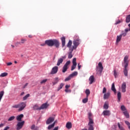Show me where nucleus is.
<instances>
[{
  "label": "nucleus",
  "mask_w": 130,
  "mask_h": 130,
  "mask_svg": "<svg viewBox=\"0 0 130 130\" xmlns=\"http://www.w3.org/2000/svg\"><path fill=\"white\" fill-rule=\"evenodd\" d=\"M55 119V116L53 117H49V118H48L46 121V124H50V123H52V122H53V121H54Z\"/></svg>",
  "instance_id": "7"
},
{
  "label": "nucleus",
  "mask_w": 130,
  "mask_h": 130,
  "mask_svg": "<svg viewBox=\"0 0 130 130\" xmlns=\"http://www.w3.org/2000/svg\"><path fill=\"white\" fill-rule=\"evenodd\" d=\"M126 22L127 23H129L130 22V15H128L126 17Z\"/></svg>",
  "instance_id": "35"
},
{
  "label": "nucleus",
  "mask_w": 130,
  "mask_h": 130,
  "mask_svg": "<svg viewBox=\"0 0 130 130\" xmlns=\"http://www.w3.org/2000/svg\"><path fill=\"white\" fill-rule=\"evenodd\" d=\"M61 41L62 43V47H64V46H66V37H61Z\"/></svg>",
  "instance_id": "13"
},
{
  "label": "nucleus",
  "mask_w": 130,
  "mask_h": 130,
  "mask_svg": "<svg viewBox=\"0 0 130 130\" xmlns=\"http://www.w3.org/2000/svg\"><path fill=\"white\" fill-rule=\"evenodd\" d=\"M20 107V108H19ZM26 107V103L22 102L18 105H15L12 106V108H19L18 111H22Z\"/></svg>",
  "instance_id": "3"
},
{
  "label": "nucleus",
  "mask_w": 130,
  "mask_h": 130,
  "mask_svg": "<svg viewBox=\"0 0 130 130\" xmlns=\"http://www.w3.org/2000/svg\"><path fill=\"white\" fill-rule=\"evenodd\" d=\"M23 117H24V115L21 114L17 116L16 119L18 121H22V118H23Z\"/></svg>",
  "instance_id": "14"
},
{
  "label": "nucleus",
  "mask_w": 130,
  "mask_h": 130,
  "mask_svg": "<svg viewBox=\"0 0 130 130\" xmlns=\"http://www.w3.org/2000/svg\"><path fill=\"white\" fill-rule=\"evenodd\" d=\"M122 92L123 93H125L126 91V83L125 82H123L121 86Z\"/></svg>",
  "instance_id": "11"
},
{
  "label": "nucleus",
  "mask_w": 130,
  "mask_h": 130,
  "mask_svg": "<svg viewBox=\"0 0 130 130\" xmlns=\"http://www.w3.org/2000/svg\"><path fill=\"white\" fill-rule=\"evenodd\" d=\"M7 66H12L13 64V63L11 62H8L7 63Z\"/></svg>",
  "instance_id": "57"
},
{
  "label": "nucleus",
  "mask_w": 130,
  "mask_h": 130,
  "mask_svg": "<svg viewBox=\"0 0 130 130\" xmlns=\"http://www.w3.org/2000/svg\"><path fill=\"white\" fill-rule=\"evenodd\" d=\"M78 70H80L81 69V65H80V63L78 64Z\"/></svg>",
  "instance_id": "60"
},
{
  "label": "nucleus",
  "mask_w": 130,
  "mask_h": 130,
  "mask_svg": "<svg viewBox=\"0 0 130 130\" xmlns=\"http://www.w3.org/2000/svg\"><path fill=\"white\" fill-rule=\"evenodd\" d=\"M121 22H122V21L118 20L116 21L115 25H118V24H120V23H121Z\"/></svg>",
  "instance_id": "50"
},
{
  "label": "nucleus",
  "mask_w": 130,
  "mask_h": 130,
  "mask_svg": "<svg viewBox=\"0 0 130 130\" xmlns=\"http://www.w3.org/2000/svg\"><path fill=\"white\" fill-rule=\"evenodd\" d=\"M7 76H8V73H3L2 74H1V75H0V77H7Z\"/></svg>",
  "instance_id": "41"
},
{
  "label": "nucleus",
  "mask_w": 130,
  "mask_h": 130,
  "mask_svg": "<svg viewBox=\"0 0 130 130\" xmlns=\"http://www.w3.org/2000/svg\"><path fill=\"white\" fill-rule=\"evenodd\" d=\"M47 107H48V105H47V103L43 104L41 105V106L40 107V109H45Z\"/></svg>",
  "instance_id": "16"
},
{
  "label": "nucleus",
  "mask_w": 130,
  "mask_h": 130,
  "mask_svg": "<svg viewBox=\"0 0 130 130\" xmlns=\"http://www.w3.org/2000/svg\"><path fill=\"white\" fill-rule=\"evenodd\" d=\"M53 45L55 46L56 48H59V45L60 43H59V41L58 40L54 39L53 40Z\"/></svg>",
  "instance_id": "9"
},
{
  "label": "nucleus",
  "mask_w": 130,
  "mask_h": 130,
  "mask_svg": "<svg viewBox=\"0 0 130 130\" xmlns=\"http://www.w3.org/2000/svg\"><path fill=\"white\" fill-rule=\"evenodd\" d=\"M71 63V61H68L64 65V67L68 68V66H69Z\"/></svg>",
  "instance_id": "47"
},
{
  "label": "nucleus",
  "mask_w": 130,
  "mask_h": 130,
  "mask_svg": "<svg viewBox=\"0 0 130 130\" xmlns=\"http://www.w3.org/2000/svg\"><path fill=\"white\" fill-rule=\"evenodd\" d=\"M29 38H33V36L31 35H28Z\"/></svg>",
  "instance_id": "64"
},
{
  "label": "nucleus",
  "mask_w": 130,
  "mask_h": 130,
  "mask_svg": "<svg viewBox=\"0 0 130 130\" xmlns=\"http://www.w3.org/2000/svg\"><path fill=\"white\" fill-rule=\"evenodd\" d=\"M111 130H116V127L114 126V127H113Z\"/></svg>",
  "instance_id": "58"
},
{
  "label": "nucleus",
  "mask_w": 130,
  "mask_h": 130,
  "mask_svg": "<svg viewBox=\"0 0 130 130\" xmlns=\"http://www.w3.org/2000/svg\"><path fill=\"white\" fill-rule=\"evenodd\" d=\"M9 128H10V127L9 126H6L4 130H8Z\"/></svg>",
  "instance_id": "59"
},
{
  "label": "nucleus",
  "mask_w": 130,
  "mask_h": 130,
  "mask_svg": "<svg viewBox=\"0 0 130 130\" xmlns=\"http://www.w3.org/2000/svg\"><path fill=\"white\" fill-rule=\"evenodd\" d=\"M68 70V67H66V66H63V70L62 71V73H64L65 72H66Z\"/></svg>",
  "instance_id": "45"
},
{
  "label": "nucleus",
  "mask_w": 130,
  "mask_h": 130,
  "mask_svg": "<svg viewBox=\"0 0 130 130\" xmlns=\"http://www.w3.org/2000/svg\"><path fill=\"white\" fill-rule=\"evenodd\" d=\"M72 122H67V123L66 124V127L68 129H70L71 128H72Z\"/></svg>",
  "instance_id": "17"
},
{
  "label": "nucleus",
  "mask_w": 130,
  "mask_h": 130,
  "mask_svg": "<svg viewBox=\"0 0 130 130\" xmlns=\"http://www.w3.org/2000/svg\"><path fill=\"white\" fill-rule=\"evenodd\" d=\"M82 102L83 103H87V102H88V97L86 96L85 99H84L82 100Z\"/></svg>",
  "instance_id": "44"
},
{
  "label": "nucleus",
  "mask_w": 130,
  "mask_h": 130,
  "mask_svg": "<svg viewBox=\"0 0 130 130\" xmlns=\"http://www.w3.org/2000/svg\"><path fill=\"white\" fill-rule=\"evenodd\" d=\"M15 117L14 116H11L10 117L9 119H8V121H12V120H14V119H15Z\"/></svg>",
  "instance_id": "39"
},
{
  "label": "nucleus",
  "mask_w": 130,
  "mask_h": 130,
  "mask_svg": "<svg viewBox=\"0 0 130 130\" xmlns=\"http://www.w3.org/2000/svg\"><path fill=\"white\" fill-rule=\"evenodd\" d=\"M21 42H19L18 44H21V43H22V44H24V43H25V42H26L27 41V40L26 39H22L21 40Z\"/></svg>",
  "instance_id": "30"
},
{
  "label": "nucleus",
  "mask_w": 130,
  "mask_h": 130,
  "mask_svg": "<svg viewBox=\"0 0 130 130\" xmlns=\"http://www.w3.org/2000/svg\"><path fill=\"white\" fill-rule=\"evenodd\" d=\"M56 122L54 121L52 124L49 125L48 126V129L50 130L51 129V128L54 127V125H55Z\"/></svg>",
  "instance_id": "20"
},
{
  "label": "nucleus",
  "mask_w": 130,
  "mask_h": 130,
  "mask_svg": "<svg viewBox=\"0 0 130 130\" xmlns=\"http://www.w3.org/2000/svg\"><path fill=\"white\" fill-rule=\"evenodd\" d=\"M123 113L126 116V118H129V114H128L127 111H125Z\"/></svg>",
  "instance_id": "25"
},
{
  "label": "nucleus",
  "mask_w": 130,
  "mask_h": 130,
  "mask_svg": "<svg viewBox=\"0 0 130 130\" xmlns=\"http://www.w3.org/2000/svg\"><path fill=\"white\" fill-rule=\"evenodd\" d=\"M63 83H60L59 86L58 87L57 91H59L61 89H62V87H63Z\"/></svg>",
  "instance_id": "34"
},
{
  "label": "nucleus",
  "mask_w": 130,
  "mask_h": 130,
  "mask_svg": "<svg viewBox=\"0 0 130 130\" xmlns=\"http://www.w3.org/2000/svg\"><path fill=\"white\" fill-rule=\"evenodd\" d=\"M128 56L126 55L124 58V74L125 77H127V66H128Z\"/></svg>",
  "instance_id": "1"
},
{
  "label": "nucleus",
  "mask_w": 130,
  "mask_h": 130,
  "mask_svg": "<svg viewBox=\"0 0 130 130\" xmlns=\"http://www.w3.org/2000/svg\"><path fill=\"white\" fill-rule=\"evenodd\" d=\"M28 97H30V94H27L24 97H23V100H26L27 98H28Z\"/></svg>",
  "instance_id": "43"
},
{
  "label": "nucleus",
  "mask_w": 130,
  "mask_h": 130,
  "mask_svg": "<svg viewBox=\"0 0 130 130\" xmlns=\"http://www.w3.org/2000/svg\"><path fill=\"white\" fill-rule=\"evenodd\" d=\"M25 123V121H23L22 122H19L17 123V124L16 125V129L17 130H20L22 127H23V125H24V124Z\"/></svg>",
  "instance_id": "6"
},
{
  "label": "nucleus",
  "mask_w": 130,
  "mask_h": 130,
  "mask_svg": "<svg viewBox=\"0 0 130 130\" xmlns=\"http://www.w3.org/2000/svg\"><path fill=\"white\" fill-rule=\"evenodd\" d=\"M117 98H118V102H119V101H120V98H121V93H120V92H118Z\"/></svg>",
  "instance_id": "26"
},
{
  "label": "nucleus",
  "mask_w": 130,
  "mask_h": 130,
  "mask_svg": "<svg viewBox=\"0 0 130 130\" xmlns=\"http://www.w3.org/2000/svg\"><path fill=\"white\" fill-rule=\"evenodd\" d=\"M58 71V67L57 66H55L52 69L50 73V75H55V74H57Z\"/></svg>",
  "instance_id": "5"
},
{
  "label": "nucleus",
  "mask_w": 130,
  "mask_h": 130,
  "mask_svg": "<svg viewBox=\"0 0 130 130\" xmlns=\"http://www.w3.org/2000/svg\"><path fill=\"white\" fill-rule=\"evenodd\" d=\"M59 82V79L58 77H56L54 78V81L53 82V85H55L56 84H57Z\"/></svg>",
  "instance_id": "22"
},
{
  "label": "nucleus",
  "mask_w": 130,
  "mask_h": 130,
  "mask_svg": "<svg viewBox=\"0 0 130 130\" xmlns=\"http://www.w3.org/2000/svg\"><path fill=\"white\" fill-rule=\"evenodd\" d=\"M65 92H66L67 93H68V92H71V90H69V89H65Z\"/></svg>",
  "instance_id": "61"
},
{
  "label": "nucleus",
  "mask_w": 130,
  "mask_h": 130,
  "mask_svg": "<svg viewBox=\"0 0 130 130\" xmlns=\"http://www.w3.org/2000/svg\"><path fill=\"white\" fill-rule=\"evenodd\" d=\"M128 31H130L129 28V29L126 28L125 29V33H127V32H128Z\"/></svg>",
  "instance_id": "55"
},
{
  "label": "nucleus",
  "mask_w": 130,
  "mask_h": 130,
  "mask_svg": "<svg viewBox=\"0 0 130 130\" xmlns=\"http://www.w3.org/2000/svg\"><path fill=\"white\" fill-rule=\"evenodd\" d=\"M72 77L71 75H69V76L65 79V82H68V81H70L71 79H72Z\"/></svg>",
  "instance_id": "40"
},
{
  "label": "nucleus",
  "mask_w": 130,
  "mask_h": 130,
  "mask_svg": "<svg viewBox=\"0 0 130 130\" xmlns=\"http://www.w3.org/2000/svg\"><path fill=\"white\" fill-rule=\"evenodd\" d=\"M27 86H28V83H26L24 86H23V88L25 89V88H26V87H27Z\"/></svg>",
  "instance_id": "62"
},
{
  "label": "nucleus",
  "mask_w": 130,
  "mask_h": 130,
  "mask_svg": "<svg viewBox=\"0 0 130 130\" xmlns=\"http://www.w3.org/2000/svg\"><path fill=\"white\" fill-rule=\"evenodd\" d=\"M34 110H41L40 107H38V105H36L33 107Z\"/></svg>",
  "instance_id": "28"
},
{
  "label": "nucleus",
  "mask_w": 130,
  "mask_h": 130,
  "mask_svg": "<svg viewBox=\"0 0 130 130\" xmlns=\"http://www.w3.org/2000/svg\"><path fill=\"white\" fill-rule=\"evenodd\" d=\"M121 110H122V111H123V112L124 111H126V108H125V106L122 105L121 106Z\"/></svg>",
  "instance_id": "32"
},
{
  "label": "nucleus",
  "mask_w": 130,
  "mask_h": 130,
  "mask_svg": "<svg viewBox=\"0 0 130 130\" xmlns=\"http://www.w3.org/2000/svg\"><path fill=\"white\" fill-rule=\"evenodd\" d=\"M76 60H77V59L76 58H73V64H77Z\"/></svg>",
  "instance_id": "48"
},
{
  "label": "nucleus",
  "mask_w": 130,
  "mask_h": 130,
  "mask_svg": "<svg viewBox=\"0 0 130 130\" xmlns=\"http://www.w3.org/2000/svg\"><path fill=\"white\" fill-rule=\"evenodd\" d=\"M109 108V105L108 104V103L105 102V104L104 105V109H108Z\"/></svg>",
  "instance_id": "23"
},
{
  "label": "nucleus",
  "mask_w": 130,
  "mask_h": 130,
  "mask_svg": "<svg viewBox=\"0 0 130 130\" xmlns=\"http://www.w3.org/2000/svg\"><path fill=\"white\" fill-rule=\"evenodd\" d=\"M110 96V92H107L104 95V99H108Z\"/></svg>",
  "instance_id": "19"
},
{
  "label": "nucleus",
  "mask_w": 130,
  "mask_h": 130,
  "mask_svg": "<svg viewBox=\"0 0 130 130\" xmlns=\"http://www.w3.org/2000/svg\"><path fill=\"white\" fill-rule=\"evenodd\" d=\"M91 116H92V113H88V119H92Z\"/></svg>",
  "instance_id": "51"
},
{
  "label": "nucleus",
  "mask_w": 130,
  "mask_h": 130,
  "mask_svg": "<svg viewBox=\"0 0 130 130\" xmlns=\"http://www.w3.org/2000/svg\"><path fill=\"white\" fill-rule=\"evenodd\" d=\"M89 122L88 123V125H92L94 123V121L92 119H89Z\"/></svg>",
  "instance_id": "36"
},
{
  "label": "nucleus",
  "mask_w": 130,
  "mask_h": 130,
  "mask_svg": "<svg viewBox=\"0 0 130 130\" xmlns=\"http://www.w3.org/2000/svg\"><path fill=\"white\" fill-rule=\"evenodd\" d=\"M89 127L88 128V130H94V127L93 126V125H89Z\"/></svg>",
  "instance_id": "49"
},
{
  "label": "nucleus",
  "mask_w": 130,
  "mask_h": 130,
  "mask_svg": "<svg viewBox=\"0 0 130 130\" xmlns=\"http://www.w3.org/2000/svg\"><path fill=\"white\" fill-rule=\"evenodd\" d=\"M70 87H71L70 85H66V86H65V88H66V89H68V88H70Z\"/></svg>",
  "instance_id": "56"
},
{
  "label": "nucleus",
  "mask_w": 130,
  "mask_h": 130,
  "mask_svg": "<svg viewBox=\"0 0 130 130\" xmlns=\"http://www.w3.org/2000/svg\"><path fill=\"white\" fill-rule=\"evenodd\" d=\"M112 91H113L115 94H116V89H115V85H114V83H112L111 87Z\"/></svg>",
  "instance_id": "18"
},
{
  "label": "nucleus",
  "mask_w": 130,
  "mask_h": 130,
  "mask_svg": "<svg viewBox=\"0 0 130 130\" xmlns=\"http://www.w3.org/2000/svg\"><path fill=\"white\" fill-rule=\"evenodd\" d=\"M89 85H92L93 83H94L95 81V78H94V76L92 75L89 78Z\"/></svg>",
  "instance_id": "12"
},
{
  "label": "nucleus",
  "mask_w": 130,
  "mask_h": 130,
  "mask_svg": "<svg viewBox=\"0 0 130 130\" xmlns=\"http://www.w3.org/2000/svg\"><path fill=\"white\" fill-rule=\"evenodd\" d=\"M78 75V72H74L72 74L70 75L71 76L72 78H73V77H75V76H77Z\"/></svg>",
  "instance_id": "33"
},
{
  "label": "nucleus",
  "mask_w": 130,
  "mask_h": 130,
  "mask_svg": "<svg viewBox=\"0 0 130 130\" xmlns=\"http://www.w3.org/2000/svg\"><path fill=\"white\" fill-rule=\"evenodd\" d=\"M103 71V66L102 65V63L100 62L98 64V66L96 67V72L97 75H101V74H102Z\"/></svg>",
  "instance_id": "4"
},
{
  "label": "nucleus",
  "mask_w": 130,
  "mask_h": 130,
  "mask_svg": "<svg viewBox=\"0 0 130 130\" xmlns=\"http://www.w3.org/2000/svg\"><path fill=\"white\" fill-rule=\"evenodd\" d=\"M73 51H72V49H71V51L69 52V54L68 55V58H72L73 57V54H72V53Z\"/></svg>",
  "instance_id": "42"
},
{
  "label": "nucleus",
  "mask_w": 130,
  "mask_h": 130,
  "mask_svg": "<svg viewBox=\"0 0 130 130\" xmlns=\"http://www.w3.org/2000/svg\"><path fill=\"white\" fill-rule=\"evenodd\" d=\"M85 93L86 94V96L87 97H88L89 96V95H90V93H91V92L90 91V90L89 89H86L85 90Z\"/></svg>",
  "instance_id": "31"
},
{
  "label": "nucleus",
  "mask_w": 130,
  "mask_h": 130,
  "mask_svg": "<svg viewBox=\"0 0 130 130\" xmlns=\"http://www.w3.org/2000/svg\"><path fill=\"white\" fill-rule=\"evenodd\" d=\"M118 126L120 130H125L124 128L121 125H120V124L119 123H118Z\"/></svg>",
  "instance_id": "37"
},
{
  "label": "nucleus",
  "mask_w": 130,
  "mask_h": 130,
  "mask_svg": "<svg viewBox=\"0 0 130 130\" xmlns=\"http://www.w3.org/2000/svg\"><path fill=\"white\" fill-rule=\"evenodd\" d=\"M114 76L115 78H116V77L117 76V73H116V71H115V70L114 71Z\"/></svg>",
  "instance_id": "53"
},
{
  "label": "nucleus",
  "mask_w": 130,
  "mask_h": 130,
  "mask_svg": "<svg viewBox=\"0 0 130 130\" xmlns=\"http://www.w3.org/2000/svg\"><path fill=\"white\" fill-rule=\"evenodd\" d=\"M72 44H73V42L72 41L69 40L68 43L67 44V47L71 48V46H72Z\"/></svg>",
  "instance_id": "29"
},
{
  "label": "nucleus",
  "mask_w": 130,
  "mask_h": 130,
  "mask_svg": "<svg viewBox=\"0 0 130 130\" xmlns=\"http://www.w3.org/2000/svg\"><path fill=\"white\" fill-rule=\"evenodd\" d=\"M4 94H5V92L4 91H2L0 92V102L1 101H2V99H3Z\"/></svg>",
  "instance_id": "27"
},
{
  "label": "nucleus",
  "mask_w": 130,
  "mask_h": 130,
  "mask_svg": "<svg viewBox=\"0 0 130 130\" xmlns=\"http://www.w3.org/2000/svg\"><path fill=\"white\" fill-rule=\"evenodd\" d=\"M77 68V64H73L71 68V71H74Z\"/></svg>",
  "instance_id": "38"
},
{
  "label": "nucleus",
  "mask_w": 130,
  "mask_h": 130,
  "mask_svg": "<svg viewBox=\"0 0 130 130\" xmlns=\"http://www.w3.org/2000/svg\"><path fill=\"white\" fill-rule=\"evenodd\" d=\"M74 40L73 41L74 46L72 48V51H74V49H77V47L80 45V39L78 36H75Z\"/></svg>",
  "instance_id": "2"
},
{
  "label": "nucleus",
  "mask_w": 130,
  "mask_h": 130,
  "mask_svg": "<svg viewBox=\"0 0 130 130\" xmlns=\"http://www.w3.org/2000/svg\"><path fill=\"white\" fill-rule=\"evenodd\" d=\"M5 125V124L1 123L0 124V127H3V126H4Z\"/></svg>",
  "instance_id": "63"
},
{
  "label": "nucleus",
  "mask_w": 130,
  "mask_h": 130,
  "mask_svg": "<svg viewBox=\"0 0 130 130\" xmlns=\"http://www.w3.org/2000/svg\"><path fill=\"white\" fill-rule=\"evenodd\" d=\"M45 44L48 46H53V40H48L45 41Z\"/></svg>",
  "instance_id": "10"
},
{
  "label": "nucleus",
  "mask_w": 130,
  "mask_h": 130,
  "mask_svg": "<svg viewBox=\"0 0 130 130\" xmlns=\"http://www.w3.org/2000/svg\"><path fill=\"white\" fill-rule=\"evenodd\" d=\"M30 128L32 130H39V127L36 126L35 124L32 125Z\"/></svg>",
  "instance_id": "21"
},
{
  "label": "nucleus",
  "mask_w": 130,
  "mask_h": 130,
  "mask_svg": "<svg viewBox=\"0 0 130 130\" xmlns=\"http://www.w3.org/2000/svg\"><path fill=\"white\" fill-rule=\"evenodd\" d=\"M47 82V79H44L40 82V84H45Z\"/></svg>",
  "instance_id": "46"
},
{
  "label": "nucleus",
  "mask_w": 130,
  "mask_h": 130,
  "mask_svg": "<svg viewBox=\"0 0 130 130\" xmlns=\"http://www.w3.org/2000/svg\"><path fill=\"white\" fill-rule=\"evenodd\" d=\"M106 87H104L103 89V93H106Z\"/></svg>",
  "instance_id": "54"
},
{
  "label": "nucleus",
  "mask_w": 130,
  "mask_h": 130,
  "mask_svg": "<svg viewBox=\"0 0 130 130\" xmlns=\"http://www.w3.org/2000/svg\"><path fill=\"white\" fill-rule=\"evenodd\" d=\"M120 36L122 37V36H123V37H124L125 36H126V32L122 33V34L120 35Z\"/></svg>",
  "instance_id": "52"
},
{
  "label": "nucleus",
  "mask_w": 130,
  "mask_h": 130,
  "mask_svg": "<svg viewBox=\"0 0 130 130\" xmlns=\"http://www.w3.org/2000/svg\"><path fill=\"white\" fill-rule=\"evenodd\" d=\"M66 56H63L59 58L57 60V66H58V67L60 66V64L62 63L63 59H66Z\"/></svg>",
  "instance_id": "8"
},
{
  "label": "nucleus",
  "mask_w": 130,
  "mask_h": 130,
  "mask_svg": "<svg viewBox=\"0 0 130 130\" xmlns=\"http://www.w3.org/2000/svg\"><path fill=\"white\" fill-rule=\"evenodd\" d=\"M103 114H104V115H105L106 116H109V115H110V114H111L110 111H109V110L104 111Z\"/></svg>",
  "instance_id": "15"
},
{
  "label": "nucleus",
  "mask_w": 130,
  "mask_h": 130,
  "mask_svg": "<svg viewBox=\"0 0 130 130\" xmlns=\"http://www.w3.org/2000/svg\"><path fill=\"white\" fill-rule=\"evenodd\" d=\"M122 37L120 35L117 36V39H116V43H118L120 41V40H121V38Z\"/></svg>",
  "instance_id": "24"
}]
</instances>
